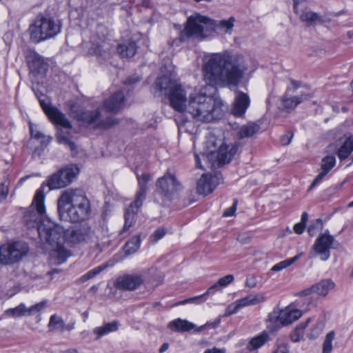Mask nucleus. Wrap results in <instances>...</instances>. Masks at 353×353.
Instances as JSON below:
<instances>
[{
  "label": "nucleus",
  "mask_w": 353,
  "mask_h": 353,
  "mask_svg": "<svg viewBox=\"0 0 353 353\" xmlns=\"http://www.w3.org/2000/svg\"><path fill=\"white\" fill-rule=\"evenodd\" d=\"M246 70L245 62L236 55L225 52L205 56L203 60L202 72L209 85L190 97L187 112L194 119L203 122L221 119L223 116V103L211 94H207L206 90L209 88L214 90V85L236 87Z\"/></svg>",
  "instance_id": "obj_1"
},
{
  "label": "nucleus",
  "mask_w": 353,
  "mask_h": 353,
  "mask_svg": "<svg viewBox=\"0 0 353 353\" xmlns=\"http://www.w3.org/2000/svg\"><path fill=\"white\" fill-rule=\"evenodd\" d=\"M57 210L60 219L71 223L83 222L91 215L90 200L80 190H67L59 196Z\"/></svg>",
  "instance_id": "obj_2"
},
{
  "label": "nucleus",
  "mask_w": 353,
  "mask_h": 353,
  "mask_svg": "<svg viewBox=\"0 0 353 353\" xmlns=\"http://www.w3.org/2000/svg\"><path fill=\"white\" fill-rule=\"evenodd\" d=\"M235 19L230 17L228 20H221L218 23L208 17L196 14L188 18L185 28L181 32L179 40L183 42L191 37L203 39L218 27L231 30Z\"/></svg>",
  "instance_id": "obj_3"
},
{
  "label": "nucleus",
  "mask_w": 353,
  "mask_h": 353,
  "mask_svg": "<svg viewBox=\"0 0 353 353\" xmlns=\"http://www.w3.org/2000/svg\"><path fill=\"white\" fill-rule=\"evenodd\" d=\"M62 24L59 19L50 16L39 14L29 28L30 39L38 43L54 37L61 32Z\"/></svg>",
  "instance_id": "obj_4"
},
{
  "label": "nucleus",
  "mask_w": 353,
  "mask_h": 353,
  "mask_svg": "<svg viewBox=\"0 0 353 353\" xmlns=\"http://www.w3.org/2000/svg\"><path fill=\"white\" fill-rule=\"evenodd\" d=\"M139 190L137 192L135 200L132 202L125 212V223L121 234L128 231L134 223L135 216L143 205L146 197L148 190L147 184L151 179V176L148 173L137 176Z\"/></svg>",
  "instance_id": "obj_5"
},
{
  "label": "nucleus",
  "mask_w": 353,
  "mask_h": 353,
  "mask_svg": "<svg viewBox=\"0 0 353 353\" xmlns=\"http://www.w3.org/2000/svg\"><path fill=\"white\" fill-rule=\"evenodd\" d=\"M240 143L236 141L231 144L221 143L219 146L214 139L207 141V157L219 166L223 165L231 161L238 152Z\"/></svg>",
  "instance_id": "obj_6"
},
{
  "label": "nucleus",
  "mask_w": 353,
  "mask_h": 353,
  "mask_svg": "<svg viewBox=\"0 0 353 353\" xmlns=\"http://www.w3.org/2000/svg\"><path fill=\"white\" fill-rule=\"evenodd\" d=\"M44 200V187L42 185L36 191L30 209L24 215V221L27 227L28 228H36L37 233H39V228L46 223L43 221L46 213Z\"/></svg>",
  "instance_id": "obj_7"
},
{
  "label": "nucleus",
  "mask_w": 353,
  "mask_h": 353,
  "mask_svg": "<svg viewBox=\"0 0 353 353\" xmlns=\"http://www.w3.org/2000/svg\"><path fill=\"white\" fill-rule=\"evenodd\" d=\"M29 251L28 245L23 241H12L0 246V263L11 265L21 260Z\"/></svg>",
  "instance_id": "obj_8"
},
{
  "label": "nucleus",
  "mask_w": 353,
  "mask_h": 353,
  "mask_svg": "<svg viewBox=\"0 0 353 353\" xmlns=\"http://www.w3.org/2000/svg\"><path fill=\"white\" fill-rule=\"evenodd\" d=\"M303 313L298 309L287 307L281 310L274 309L268 315V327L271 332H276L283 325L291 324L299 319Z\"/></svg>",
  "instance_id": "obj_9"
},
{
  "label": "nucleus",
  "mask_w": 353,
  "mask_h": 353,
  "mask_svg": "<svg viewBox=\"0 0 353 353\" xmlns=\"http://www.w3.org/2000/svg\"><path fill=\"white\" fill-rule=\"evenodd\" d=\"M157 192L168 200H171L176 194L181 192L183 187L176 174L167 171L164 175L156 181Z\"/></svg>",
  "instance_id": "obj_10"
},
{
  "label": "nucleus",
  "mask_w": 353,
  "mask_h": 353,
  "mask_svg": "<svg viewBox=\"0 0 353 353\" xmlns=\"http://www.w3.org/2000/svg\"><path fill=\"white\" fill-rule=\"evenodd\" d=\"M79 173L77 167H66L50 175L46 182L50 190L63 188L70 185Z\"/></svg>",
  "instance_id": "obj_11"
},
{
  "label": "nucleus",
  "mask_w": 353,
  "mask_h": 353,
  "mask_svg": "<svg viewBox=\"0 0 353 353\" xmlns=\"http://www.w3.org/2000/svg\"><path fill=\"white\" fill-rule=\"evenodd\" d=\"M65 230L63 227L54 223L47 221V223L39 228V236L49 244H62L65 241Z\"/></svg>",
  "instance_id": "obj_12"
},
{
  "label": "nucleus",
  "mask_w": 353,
  "mask_h": 353,
  "mask_svg": "<svg viewBox=\"0 0 353 353\" xmlns=\"http://www.w3.org/2000/svg\"><path fill=\"white\" fill-rule=\"evenodd\" d=\"M108 29L103 25H99L97 28V34L92 36L90 46L88 52L90 54L104 56L108 49V43L106 42Z\"/></svg>",
  "instance_id": "obj_13"
},
{
  "label": "nucleus",
  "mask_w": 353,
  "mask_h": 353,
  "mask_svg": "<svg viewBox=\"0 0 353 353\" xmlns=\"http://www.w3.org/2000/svg\"><path fill=\"white\" fill-rule=\"evenodd\" d=\"M93 234V231L88 224H83L65 230V241L77 245L87 241Z\"/></svg>",
  "instance_id": "obj_14"
},
{
  "label": "nucleus",
  "mask_w": 353,
  "mask_h": 353,
  "mask_svg": "<svg viewBox=\"0 0 353 353\" xmlns=\"http://www.w3.org/2000/svg\"><path fill=\"white\" fill-rule=\"evenodd\" d=\"M39 102L43 112L52 123L60 125L65 129H70L72 128L70 121L57 107L41 99L39 100Z\"/></svg>",
  "instance_id": "obj_15"
},
{
  "label": "nucleus",
  "mask_w": 353,
  "mask_h": 353,
  "mask_svg": "<svg viewBox=\"0 0 353 353\" xmlns=\"http://www.w3.org/2000/svg\"><path fill=\"white\" fill-rule=\"evenodd\" d=\"M26 60L30 72L34 76L45 75L48 69V64L43 57L33 50L26 52Z\"/></svg>",
  "instance_id": "obj_16"
},
{
  "label": "nucleus",
  "mask_w": 353,
  "mask_h": 353,
  "mask_svg": "<svg viewBox=\"0 0 353 353\" xmlns=\"http://www.w3.org/2000/svg\"><path fill=\"white\" fill-rule=\"evenodd\" d=\"M335 239L333 236L326 230L324 234H320L316 239L314 245V251L320 255L322 261H327L330 256V249L333 248Z\"/></svg>",
  "instance_id": "obj_17"
},
{
  "label": "nucleus",
  "mask_w": 353,
  "mask_h": 353,
  "mask_svg": "<svg viewBox=\"0 0 353 353\" xmlns=\"http://www.w3.org/2000/svg\"><path fill=\"white\" fill-rule=\"evenodd\" d=\"M168 96L170 105L176 111L183 112L186 110L187 93L181 85L172 88Z\"/></svg>",
  "instance_id": "obj_18"
},
{
  "label": "nucleus",
  "mask_w": 353,
  "mask_h": 353,
  "mask_svg": "<svg viewBox=\"0 0 353 353\" xmlns=\"http://www.w3.org/2000/svg\"><path fill=\"white\" fill-rule=\"evenodd\" d=\"M143 281L144 279L141 274H124L117 279L114 286L119 290L133 291L137 290Z\"/></svg>",
  "instance_id": "obj_19"
},
{
  "label": "nucleus",
  "mask_w": 353,
  "mask_h": 353,
  "mask_svg": "<svg viewBox=\"0 0 353 353\" xmlns=\"http://www.w3.org/2000/svg\"><path fill=\"white\" fill-rule=\"evenodd\" d=\"M250 105V99L248 94L239 90H235V97L231 113L235 117H243Z\"/></svg>",
  "instance_id": "obj_20"
},
{
  "label": "nucleus",
  "mask_w": 353,
  "mask_h": 353,
  "mask_svg": "<svg viewBox=\"0 0 353 353\" xmlns=\"http://www.w3.org/2000/svg\"><path fill=\"white\" fill-rule=\"evenodd\" d=\"M336 158L334 155H327L321 160V172L316 176L312 181L309 190L313 189L319 184L323 178L330 172V171L335 166Z\"/></svg>",
  "instance_id": "obj_21"
},
{
  "label": "nucleus",
  "mask_w": 353,
  "mask_h": 353,
  "mask_svg": "<svg viewBox=\"0 0 353 353\" xmlns=\"http://www.w3.org/2000/svg\"><path fill=\"white\" fill-rule=\"evenodd\" d=\"M125 97L122 91H117L103 102V108L108 112H117L123 109Z\"/></svg>",
  "instance_id": "obj_22"
},
{
  "label": "nucleus",
  "mask_w": 353,
  "mask_h": 353,
  "mask_svg": "<svg viewBox=\"0 0 353 353\" xmlns=\"http://www.w3.org/2000/svg\"><path fill=\"white\" fill-rule=\"evenodd\" d=\"M216 176L203 174L197 182V192L203 195L212 192L216 187Z\"/></svg>",
  "instance_id": "obj_23"
},
{
  "label": "nucleus",
  "mask_w": 353,
  "mask_h": 353,
  "mask_svg": "<svg viewBox=\"0 0 353 353\" xmlns=\"http://www.w3.org/2000/svg\"><path fill=\"white\" fill-rule=\"evenodd\" d=\"M305 2V0H294V10L299 15L301 21L312 25L315 21H322L321 17L316 12L308 10L299 9V5Z\"/></svg>",
  "instance_id": "obj_24"
},
{
  "label": "nucleus",
  "mask_w": 353,
  "mask_h": 353,
  "mask_svg": "<svg viewBox=\"0 0 353 353\" xmlns=\"http://www.w3.org/2000/svg\"><path fill=\"white\" fill-rule=\"evenodd\" d=\"M291 90V88H288L285 94L281 97V102L283 108L287 110H293L299 104L302 103L303 101L307 100L310 96L307 94H303L299 96L290 97L288 94V92Z\"/></svg>",
  "instance_id": "obj_25"
},
{
  "label": "nucleus",
  "mask_w": 353,
  "mask_h": 353,
  "mask_svg": "<svg viewBox=\"0 0 353 353\" xmlns=\"http://www.w3.org/2000/svg\"><path fill=\"white\" fill-rule=\"evenodd\" d=\"M266 297L263 293L250 294L243 299L237 300V307H242L255 305L265 302Z\"/></svg>",
  "instance_id": "obj_26"
},
{
  "label": "nucleus",
  "mask_w": 353,
  "mask_h": 353,
  "mask_svg": "<svg viewBox=\"0 0 353 353\" xmlns=\"http://www.w3.org/2000/svg\"><path fill=\"white\" fill-rule=\"evenodd\" d=\"M270 339L269 333L264 330L250 340L247 345V349L250 351L257 350L264 345Z\"/></svg>",
  "instance_id": "obj_27"
},
{
  "label": "nucleus",
  "mask_w": 353,
  "mask_h": 353,
  "mask_svg": "<svg viewBox=\"0 0 353 353\" xmlns=\"http://www.w3.org/2000/svg\"><path fill=\"white\" fill-rule=\"evenodd\" d=\"M119 327L118 321H112L105 323L102 326L97 327L93 329L92 332L96 335V339H99L111 332H116Z\"/></svg>",
  "instance_id": "obj_28"
},
{
  "label": "nucleus",
  "mask_w": 353,
  "mask_h": 353,
  "mask_svg": "<svg viewBox=\"0 0 353 353\" xmlns=\"http://www.w3.org/2000/svg\"><path fill=\"white\" fill-rule=\"evenodd\" d=\"M260 130L259 124L254 122H249L242 125L237 133V137L239 140L251 138L254 136Z\"/></svg>",
  "instance_id": "obj_29"
},
{
  "label": "nucleus",
  "mask_w": 353,
  "mask_h": 353,
  "mask_svg": "<svg viewBox=\"0 0 353 353\" xmlns=\"http://www.w3.org/2000/svg\"><path fill=\"white\" fill-rule=\"evenodd\" d=\"M195 327L194 324L187 320L176 319L170 321L168 327L174 332H188Z\"/></svg>",
  "instance_id": "obj_30"
},
{
  "label": "nucleus",
  "mask_w": 353,
  "mask_h": 353,
  "mask_svg": "<svg viewBox=\"0 0 353 353\" xmlns=\"http://www.w3.org/2000/svg\"><path fill=\"white\" fill-rule=\"evenodd\" d=\"M334 283L331 279L321 280L312 285L313 292L318 295L325 296L329 291L334 288Z\"/></svg>",
  "instance_id": "obj_31"
},
{
  "label": "nucleus",
  "mask_w": 353,
  "mask_h": 353,
  "mask_svg": "<svg viewBox=\"0 0 353 353\" xmlns=\"http://www.w3.org/2000/svg\"><path fill=\"white\" fill-rule=\"evenodd\" d=\"M137 46L134 41H129L125 43H121L117 47V51L122 57H132L137 52Z\"/></svg>",
  "instance_id": "obj_32"
},
{
  "label": "nucleus",
  "mask_w": 353,
  "mask_h": 353,
  "mask_svg": "<svg viewBox=\"0 0 353 353\" xmlns=\"http://www.w3.org/2000/svg\"><path fill=\"white\" fill-rule=\"evenodd\" d=\"M222 288L219 285H218V282L215 283L214 285H212L210 288H209L207 291L203 293V294H201L199 296L191 297L187 299H185L182 301H179L176 305H185L186 303H194L197 300H199L203 298H205L206 296L209 295L214 294L216 292L221 291Z\"/></svg>",
  "instance_id": "obj_33"
},
{
  "label": "nucleus",
  "mask_w": 353,
  "mask_h": 353,
  "mask_svg": "<svg viewBox=\"0 0 353 353\" xmlns=\"http://www.w3.org/2000/svg\"><path fill=\"white\" fill-rule=\"evenodd\" d=\"M156 87L161 92L164 91L165 94H168L171 92L172 88L176 86L178 84L171 80L167 76H162L158 78L156 81Z\"/></svg>",
  "instance_id": "obj_34"
},
{
  "label": "nucleus",
  "mask_w": 353,
  "mask_h": 353,
  "mask_svg": "<svg viewBox=\"0 0 353 353\" xmlns=\"http://www.w3.org/2000/svg\"><path fill=\"white\" fill-rule=\"evenodd\" d=\"M353 151V135L349 137L338 150L337 155L341 161L347 159Z\"/></svg>",
  "instance_id": "obj_35"
},
{
  "label": "nucleus",
  "mask_w": 353,
  "mask_h": 353,
  "mask_svg": "<svg viewBox=\"0 0 353 353\" xmlns=\"http://www.w3.org/2000/svg\"><path fill=\"white\" fill-rule=\"evenodd\" d=\"M48 327L50 332H63L65 322L61 316L54 314L50 318Z\"/></svg>",
  "instance_id": "obj_36"
},
{
  "label": "nucleus",
  "mask_w": 353,
  "mask_h": 353,
  "mask_svg": "<svg viewBox=\"0 0 353 353\" xmlns=\"http://www.w3.org/2000/svg\"><path fill=\"white\" fill-rule=\"evenodd\" d=\"M57 248L51 253V256L54 259V263L61 264L64 263L70 256V252L65 249L62 244H56Z\"/></svg>",
  "instance_id": "obj_37"
},
{
  "label": "nucleus",
  "mask_w": 353,
  "mask_h": 353,
  "mask_svg": "<svg viewBox=\"0 0 353 353\" xmlns=\"http://www.w3.org/2000/svg\"><path fill=\"white\" fill-rule=\"evenodd\" d=\"M100 115L99 110L83 111L78 115V120L88 124H92L99 119Z\"/></svg>",
  "instance_id": "obj_38"
},
{
  "label": "nucleus",
  "mask_w": 353,
  "mask_h": 353,
  "mask_svg": "<svg viewBox=\"0 0 353 353\" xmlns=\"http://www.w3.org/2000/svg\"><path fill=\"white\" fill-rule=\"evenodd\" d=\"M141 244L140 235H136L132 237L128 241L126 242L124 246V250L127 255L134 254L139 248Z\"/></svg>",
  "instance_id": "obj_39"
},
{
  "label": "nucleus",
  "mask_w": 353,
  "mask_h": 353,
  "mask_svg": "<svg viewBox=\"0 0 353 353\" xmlns=\"http://www.w3.org/2000/svg\"><path fill=\"white\" fill-rule=\"evenodd\" d=\"M68 135V132H64L61 130H58L57 141L59 143L64 144L65 145L68 146L71 151H75L77 146L75 143L70 139Z\"/></svg>",
  "instance_id": "obj_40"
},
{
  "label": "nucleus",
  "mask_w": 353,
  "mask_h": 353,
  "mask_svg": "<svg viewBox=\"0 0 353 353\" xmlns=\"http://www.w3.org/2000/svg\"><path fill=\"white\" fill-rule=\"evenodd\" d=\"M5 316L14 318L26 316V307L24 303H20L14 308H9L4 312Z\"/></svg>",
  "instance_id": "obj_41"
},
{
  "label": "nucleus",
  "mask_w": 353,
  "mask_h": 353,
  "mask_svg": "<svg viewBox=\"0 0 353 353\" xmlns=\"http://www.w3.org/2000/svg\"><path fill=\"white\" fill-rule=\"evenodd\" d=\"M301 255H302V253L299 254L292 258L282 261L276 263V265H274L272 268L271 270L274 271V272H277V271H280L284 268H286L290 266L291 265H292L296 261H297L300 259Z\"/></svg>",
  "instance_id": "obj_42"
},
{
  "label": "nucleus",
  "mask_w": 353,
  "mask_h": 353,
  "mask_svg": "<svg viewBox=\"0 0 353 353\" xmlns=\"http://www.w3.org/2000/svg\"><path fill=\"white\" fill-rule=\"evenodd\" d=\"M105 266L99 265V266H97V267L92 269L91 270L88 271L87 273L82 275L79 278V282L84 283V282L88 281L89 279H91L95 277L97 275H98L99 273H101L103 270H105Z\"/></svg>",
  "instance_id": "obj_43"
},
{
  "label": "nucleus",
  "mask_w": 353,
  "mask_h": 353,
  "mask_svg": "<svg viewBox=\"0 0 353 353\" xmlns=\"http://www.w3.org/2000/svg\"><path fill=\"white\" fill-rule=\"evenodd\" d=\"M30 134L31 137L36 139L41 140V142L44 146H46L52 139V137L50 136H46L43 132L37 130H34L30 126Z\"/></svg>",
  "instance_id": "obj_44"
},
{
  "label": "nucleus",
  "mask_w": 353,
  "mask_h": 353,
  "mask_svg": "<svg viewBox=\"0 0 353 353\" xmlns=\"http://www.w3.org/2000/svg\"><path fill=\"white\" fill-rule=\"evenodd\" d=\"M334 331H331L326 334L323 344V353H331L332 350V341L334 339Z\"/></svg>",
  "instance_id": "obj_45"
},
{
  "label": "nucleus",
  "mask_w": 353,
  "mask_h": 353,
  "mask_svg": "<svg viewBox=\"0 0 353 353\" xmlns=\"http://www.w3.org/2000/svg\"><path fill=\"white\" fill-rule=\"evenodd\" d=\"M323 228L322 219H317L312 222L307 228V232L310 236H314L317 232L321 230Z\"/></svg>",
  "instance_id": "obj_46"
},
{
  "label": "nucleus",
  "mask_w": 353,
  "mask_h": 353,
  "mask_svg": "<svg viewBox=\"0 0 353 353\" xmlns=\"http://www.w3.org/2000/svg\"><path fill=\"white\" fill-rule=\"evenodd\" d=\"M119 123V120L114 117H108L99 122V127L103 129L110 128Z\"/></svg>",
  "instance_id": "obj_47"
},
{
  "label": "nucleus",
  "mask_w": 353,
  "mask_h": 353,
  "mask_svg": "<svg viewBox=\"0 0 353 353\" xmlns=\"http://www.w3.org/2000/svg\"><path fill=\"white\" fill-rule=\"evenodd\" d=\"M166 234L164 228H158L150 236V241L155 243L161 239Z\"/></svg>",
  "instance_id": "obj_48"
},
{
  "label": "nucleus",
  "mask_w": 353,
  "mask_h": 353,
  "mask_svg": "<svg viewBox=\"0 0 353 353\" xmlns=\"http://www.w3.org/2000/svg\"><path fill=\"white\" fill-rule=\"evenodd\" d=\"M234 276L232 274H228L218 280V285L221 286V288H225L232 283L234 281Z\"/></svg>",
  "instance_id": "obj_49"
},
{
  "label": "nucleus",
  "mask_w": 353,
  "mask_h": 353,
  "mask_svg": "<svg viewBox=\"0 0 353 353\" xmlns=\"http://www.w3.org/2000/svg\"><path fill=\"white\" fill-rule=\"evenodd\" d=\"M322 332V325L321 324H316L315 326H314L310 332V333L308 334V337L310 339H314L317 338Z\"/></svg>",
  "instance_id": "obj_50"
},
{
  "label": "nucleus",
  "mask_w": 353,
  "mask_h": 353,
  "mask_svg": "<svg viewBox=\"0 0 353 353\" xmlns=\"http://www.w3.org/2000/svg\"><path fill=\"white\" fill-rule=\"evenodd\" d=\"M276 346V349L273 353H289V348L287 343L277 341Z\"/></svg>",
  "instance_id": "obj_51"
},
{
  "label": "nucleus",
  "mask_w": 353,
  "mask_h": 353,
  "mask_svg": "<svg viewBox=\"0 0 353 353\" xmlns=\"http://www.w3.org/2000/svg\"><path fill=\"white\" fill-rule=\"evenodd\" d=\"M257 278L254 275L248 276L245 280V286L250 288H255L257 285Z\"/></svg>",
  "instance_id": "obj_52"
},
{
  "label": "nucleus",
  "mask_w": 353,
  "mask_h": 353,
  "mask_svg": "<svg viewBox=\"0 0 353 353\" xmlns=\"http://www.w3.org/2000/svg\"><path fill=\"white\" fill-rule=\"evenodd\" d=\"M293 137V133L290 131L288 132L286 134H283L281 137V143L283 145H288L290 143L291 140Z\"/></svg>",
  "instance_id": "obj_53"
},
{
  "label": "nucleus",
  "mask_w": 353,
  "mask_h": 353,
  "mask_svg": "<svg viewBox=\"0 0 353 353\" xmlns=\"http://www.w3.org/2000/svg\"><path fill=\"white\" fill-rule=\"evenodd\" d=\"M236 204H237V201L236 200L234 201V203L231 207L227 208L224 211L223 216L225 217L233 216L236 210Z\"/></svg>",
  "instance_id": "obj_54"
},
{
  "label": "nucleus",
  "mask_w": 353,
  "mask_h": 353,
  "mask_svg": "<svg viewBox=\"0 0 353 353\" xmlns=\"http://www.w3.org/2000/svg\"><path fill=\"white\" fill-rule=\"evenodd\" d=\"M299 330H300L299 329H296L295 328V330L294 331V333L291 334V336H290L291 340L293 342H299L301 339H303L304 333L303 332H300Z\"/></svg>",
  "instance_id": "obj_55"
},
{
  "label": "nucleus",
  "mask_w": 353,
  "mask_h": 353,
  "mask_svg": "<svg viewBox=\"0 0 353 353\" xmlns=\"http://www.w3.org/2000/svg\"><path fill=\"white\" fill-rule=\"evenodd\" d=\"M8 193V186L5 183L0 184V201L4 200Z\"/></svg>",
  "instance_id": "obj_56"
},
{
  "label": "nucleus",
  "mask_w": 353,
  "mask_h": 353,
  "mask_svg": "<svg viewBox=\"0 0 353 353\" xmlns=\"http://www.w3.org/2000/svg\"><path fill=\"white\" fill-rule=\"evenodd\" d=\"M241 309V307H237V301H236L234 303L230 305L226 310V314L228 315H231L238 312V311Z\"/></svg>",
  "instance_id": "obj_57"
},
{
  "label": "nucleus",
  "mask_w": 353,
  "mask_h": 353,
  "mask_svg": "<svg viewBox=\"0 0 353 353\" xmlns=\"http://www.w3.org/2000/svg\"><path fill=\"white\" fill-rule=\"evenodd\" d=\"M305 226L306 225L299 222L294 225V230L296 234H301L304 232Z\"/></svg>",
  "instance_id": "obj_58"
},
{
  "label": "nucleus",
  "mask_w": 353,
  "mask_h": 353,
  "mask_svg": "<svg viewBox=\"0 0 353 353\" xmlns=\"http://www.w3.org/2000/svg\"><path fill=\"white\" fill-rule=\"evenodd\" d=\"M139 81H140V78L139 77L132 76V77H129L125 81L124 83L126 85H132Z\"/></svg>",
  "instance_id": "obj_59"
},
{
  "label": "nucleus",
  "mask_w": 353,
  "mask_h": 353,
  "mask_svg": "<svg viewBox=\"0 0 353 353\" xmlns=\"http://www.w3.org/2000/svg\"><path fill=\"white\" fill-rule=\"evenodd\" d=\"M46 304V301H41V302L34 305V307L35 309L36 313L41 311L45 307Z\"/></svg>",
  "instance_id": "obj_60"
},
{
  "label": "nucleus",
  "mask_w": 353,
  "mask_h": 353,
  "mask_svg": "<svg viewBox=\"0 0 353 353\" xmlns=\"http://www.w3.org/2000/svg\"><path fill=\"white\" fill-rule=\"evenodd\" d=\"M310 321V319H307L305 322L301 323L299 325L296 326V329H299L300 332L304 333V330L308 325V323Z\"/></svg>",
  "instance_id": "obj_61"
},
{
  "label": "nucleus",
  "mask_w": 353,
  "mask_h": 353,
  "mask_svg": "<svg viewBox=\"0 0 353 353\" xmlns=\"http://www.w3.org/2000/svg\"><path fill=\"white\" fill-rule=\"evenodd\" d=\"M204 353H225V351L224 349H218L216 347H214L212 349H208L206 350Z\"/></svg>",
  "instance_id": "obj_62"
},
{
  "label": "nucleus",
  "mask_w": 353,
  "mask_h": 353,
  "mask_svg": "<svg viewBox=\"0 0 353 353\" xmlns=\"http://www.w3.org/2000/svg\"><path fill=\"white\" fill-rule=\"evenodd\" d=\"M194 159H195V161H196V167L197 168L203 169V166L201 165L200 157L197 154H194Z\"/></svg>",
  "instance_id": "obj_63"
},
{
  "label": "nucleus",
  "mask_w": 353,
  "mask_h": 353,
  "mask_svg": "<svg viewBox=\"0 0 353 353\" xmlns=\"http://www.w3.org/2000/svg\"><path fill=\"white\" fill-rule=\"evenodd\" d=\"M313 292L312 286L310 288H307L300 292L301 296H307Z\"/></svg>",
  "instance_id": "obj_64"
}]
</instances>
